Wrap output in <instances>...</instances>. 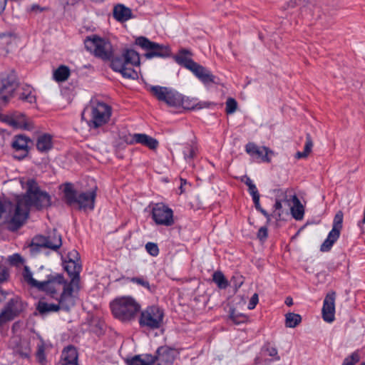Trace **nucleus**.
Masks as SVG:
<instances>
[{"mask_svg": "<svg viewBox=\"0 0 365 365\" xmlns=\"http://www.w3.org/2000/svg\"><path fill=\"white\" fill-rule=\"evenodd\" d=\"M135 44L145 51L144 57L146 59L153 58H165L170 57L172 53L169 46L151 41L149 38L143 36L135 38Z\"/></svg>", "mask_w": 365, "mask_h": 365, "instance_id": "9b49d317", "label": "nucleus"}, {"mask_svg": "<svg viewBox=\"0 0 365 365\" xmlns=\"http://www.w3.org/2000/svg\"><path fill=\"white\" fill-rule=\"evenodd\" d=\"M231 281L233 282L236 288H240L244 283L243 277L240 274L234 275L232 277Z\"/></svg>", "mask_w": 365, "mask_h": 365, "instance_id": "8fccbe9b", "label": "nucleus"}, {"mask_svg": "<svg viewBox=\"0 0 365 365\" xmlns=\"http://www.w3.org/2000/svg\"><path fill=\"white\" fill-rule=\"evenodd\" d=\"M54 299L58 301V304L39 301L36 309L41 314L57 312L59 310L68 312L76 304V297L68 289H65L63 292H61L58 297Z\"/></svg>", "mask_w": 365, "mask_h": 365, "instance_id": "1a4fd4ad", "label": "nucleus"}, {"mask_svg": "<svg viewBox=\"0 0 365 365\" xmlns=\"http://www.w3.org/2000/svg\"><path fill=\"white\" fill-rule=\"evenodd\" d=\"M148 91L157 100L164 102L171 107L182 106L185 109L194 110L209 107L210 104L207 102H197V99H190L187 97L185 98L174 89L169 87L150 86L148 88Z\"/></svg>", "mask_w": 365, "mask_h": 365, "instance_id": "f03ea898", "label": "nucleus"}, {"mask_svg": "<svg viewBox=\"0 0 365 365\" xmlns=\"http://www.w3.org/2000/svg\"><path fill=\"white\" fill-rule=\"evenodd\" d=\"M285 304L288 306V307H290L293 304V299L292 297H287L285 299Z\"/></svg>", "mask_w": 365, "mask_h": 365, "instance_id": "680f3d73", "label": "nucleus"}, {"mask_svg": "<svg viewBox=\"0 0 365 365\" xmlns=\"http://www.w3.org/2000/svg\"><path fill=\"white\" fill-rule=\"evenodd\" d=\"M8 261L11 266L19 267L24 264V259L18 253L9 257Z\"/></svg>", "mask_w": 365, "mask_h": 365, "instance_id": "37998d69", "label": "nucleus"}, {"mask_svg": "<svg viewBox=\"0 0 365 365\" xmlns=\"http://www.w3.org/2000/svg\"><path fill=\"white\" fill-rule=\"evenodd\" d=\"M212 281L217 284L218 288L222 289H225L229 286L228 280L221 271H215L212 274Z\"/></svg>", "mask_w": 365, "mask_h": 365, "instance_id": "c9c22d12", "label": "nucleus"}, {"mask_svg": "<svg viewBox=\"0 0 365 365\" xmlns=\"http://www.w3.org/2000/svg\"><path fill=\"white\" fill-rule=\"evenodd\" d=\"M360 361V356L357 351L353 352L350 356L346 357L342 365H355Z\"/></svg>", "mask_w": 365, "mask_h": 365, "instance_id": "79ce46f5", "label": "nucleus"}, {"mask_svg": "<svg viewBox=\"0 0 365 365\" xmlns=\"http://www.w3.org/2000/svg\"><path fill=\"white\" fill-rule=\"evenodd\" d=\"M258 211L260 212L267 218V221L270 220L271 215H269L265 210L261 208Z\"/></svg>", "mask_w": 365, "mask_h": 365, "instance_id": "13d9d810", "label": "nucleus"}, {"mask_svg": "<svg viewBox=\"0 0 365 365\" xmlns=\"http://www.w3.org/2000/svg\"><path fill=\"white\" fill-rule=\"evenodd\" d=\"M11 127L18 128H26V115L21 112L19 111H13L11 113Z\"/></svg>", "mask_w": 365, "mask_h": 365, "instance_id": "2f4dec72", "label": "nucleus"}, {"mask_svg": "<svg viewBox=\"0 0 365 365\" xmlns=\"http://www.w3.org/2000/svg\"><path fill=\"white\" fill-rule=\"evenodd\" d=\"M11 113L8 114L0 113V120L1 122L6 123L10 126H11Z\"/></svg>", "mask_w": 365, "mask_h": 365, "instance_id": "603ef678", "label": "nucleus"}, {"mask_svg": "<svg viewBox=\"0 0 365 365\" xmlns=\"http://www.w3.org/2000/svg\"><path fill=\"white\" fill-rule=\"evenodd\" d=\"M9 277V272L8 268L6 267L0 266V282L6 281Z\"/></svg>", "mask_w": 365, "mask_h": 365, "instance_id": "09e8293b", "label": "nucleus"}, {"mask_svg": "<svg viewBox=\"0 0 365 365\" xmlns=\"http://www.w3.org/2000/svg\"><path fill=\"white\" fill-rule=\"evenodd\" d=\"M257 236L261 242H264L268 237V230L267 227H261L257 232Z\"/></svg>", "mask_w": 365, "mask_h": 365, "instance_id": "de8ad7c7", "label": "nucleus"}, {"mask_svg": "<svg viewBox=\"0 0 365 365\" xmlns=\"http://www.w3.org/2000/svg\"><path fill=\"white\" fill-rule=\"evenodd\" d=\"M293 206L290 207L292 217L297 220H301L304 217V208L296 195L290 196Z\"/></svg>", "mask_w": 365, "mask_h": 365, "instance_id": "bb28decb", "label": "nucleus"}, {"mask_svg": "<svg viewBox=\"0 0 365 365\" xmlns=\"http://www.w3.org/2000/svg\"><path fill=\"white\" fill-rule=\"evenodd\" d=\"M164 311L157 305L146 307L140 312L138 323L141 328L149 330L160 329L163 324Z\"/></svg>", "mask_w": 365, "mask_h": 365, "instance_id": "9d476101", "label": "nucleus"}, {"mask_svg": "<svg viewBox=\"0 0 365 365\" xmlns=\"http://www.w3.org/2000/svg\"><path fill=\"white\" fill-rule=\"evenodd\" d=\"M229 318L235 324H240L247 322L248 317L242 313L237 312L235 309H231L229 313Z\"/></svg>", "mask_w": 365, "mask_h": 365, "instance_id": "58836bf2", "label": "nucleus"}, {"mask_svg": "<svg viewBox=\"0 0 365 365\" xmlns=\"http://www.w3.org/2000/svg\"><path fill=\"white\" fill-rule=\"evenodd\" d=\"M7 294L8 293L4 291L0 287V302H3L4 300L6 299Z\"/></svg>", "mask_w": 365, "mask_h": 365, "instance_id": "bf43d9fd", "label": "nucleus"}, {"mask_svg": "<svg viewBox=\"0 0 365 365\" xmlns=\"http://www.w3.org/2000/svg\"><path fill=\"white\" fill-rule=\"evenodd\" d=\"M313 147V141L309 133L306 135V142L302 152L298 151L295 154L296 159L306 158L311 153Z\"/></svg>", "mask_w": 365, "mask_h": 365, "instance_id": "f704fd0d", "label": "nucleus"}, {"mask_svg": "<svg viewBox=\"0 0 365 365\" xmlns=\"http://www.w3.org/2000/svg\"><path fill=\"white\" fill-rule=\"evenodd\" d=\"M131 9L125 6L124 5L118 4L113 9V16L117 21L120 22H125L128 21L131 18Z\"/></svg>", "mask_w": 365, "mask_h": 365, "instance_id": "cd10ccee", "label": "nucleus"}, {"mask_svg": "<svg viewBox=\"0 0 365 365\" xmlns=\"http://www.w3.org/2000/svg\"><path fill=\"white\" fill-rule=\"evenodd\" d=\"M140 63V54L131 48H124L120 56H116L110 65L115 72L121 73L124 78L135 79L137 72L133 68Z\"/></svg>", "mask_w": 365, "mask_h": 365, "instance_id": "20e7f679", "label": "nucleus"}, {"mask_svg": "<svg viewBox=\"0 0 365 365\" xmlns=\"http://www.w3.org/2000/svg\"><path fill=\"white\" fill-rule=\"evenodd\" d=\"M252 200H253L254 204H257L258 202H259V197H260L259 194L252 195Z\"/></svg>", "mask_w": 365, "mask_h": 365, "instance_id": "0e129e2a", "label": "nucleus"}, {"mask_svg": "<svg viewBox=\"0 0 365 365\" xmlns=\"http://www.w3.org/2000/svg\"><path fill=\"white\" fill-rule=\"evenodd\" d=\"M245 151L251 158L259 163L271 162V156L274 155L273 150L266 146H258L255 143L250 142L245 145Z\"/></svg>", "mask_w": 365, "mask_h": 365, "instance_id": "6ab92c4d", "label": "nucleus"}, {"mask_svg": "<svg viewBox=\"0 0 365 365\" xmlns=\"http://www.w3.org/2000/svg\"><path fill=\"white\" fill-rule=\"evenodd\" d=\"M187 54L191 55V53L187 49H181L175 56L176 63L192 71L203 84H218V78L210 71L187 57Z\"/></svg>", "mask_w": 365, "mask_h": 365, "instance_id": "39448f33", "label": "nucleus"}, {"mask_svg": "<svg viewBox=\"0 0 365 365\" xmlns=\"http://www.w3.org/2000/svg\"><path fill=\"white\" fill-rule=\"evenodd\" d=\"M71 71L67 66L61 65L53 72V78L57 82H64L69 78Z\"/></svg>", "mask_w": 365, "mask_h": 365, "instance_id": "473e14b6", "label": "nucleus"}, {"mask_svg": "<svg viewBox=\"0 0 365 365\" xmlns=\"http://www.w3.org/2000/svg\"><path fill=\"white\" fill-rule=\"evenodd\" d=\"M248 190L252 196L259 194L255 185L250 186Z\"/></svg>", "mask_w": 365, "mask_h": 365, "instance_id": "4d7b16f0", "label": "nucleus"}, {"mask_svg": "<svg viewBox=\"0 0 365 365\" xmlns=\"http://www.w3.org/2000/svg\"><path fill=\"white\" fill-rule=\"evenodd\" d=\"M283 197L282 199L277 198L274 205V211L272 215L277 220H280L281 216L283 214L282 207L283 204L287 205L288 207L290 206V200L287 199L286 192H283Z\"/></svg>", "mask_w": 365, "mask_h": 365, "instance_id": "7c9ffc66", "label": "nucleus"}, {"mask_svg": "<svg viewBox=\"0 0 365 365\" xmlns=\"http://www.w3.org/2000/svg\"><path fill=\"white\" fill-rule=\"evenodd\" d=\"M280 360L277 348L270 342L267 341L262 346L259 355L254 361L255 365H269L273 361Z\"/></svg>", "mask_w": 365, "mask_h": 365, "instance_id": "aec40b11", "label": "nucleus"}, {"mask_svg": "<svg viewBox=\"0 0 365 365\" xmlns=\"http://www.w3.org/2000/svg\"><path fill=\"white\" fill-rule=\"evenodd\" d=\"M237 108V103L233 98H228L226 101L225 112L227 114H232L235 112Z\"/></svg>", "mask_w": 365, "mask_h": 365, "instance_id": "c03bdc74", "label": "nucleus"}, {"mask_svg": "<svg viewBox=\"0 0 365 365\" xmlns=\"http://www.w3.org/2000/svg\"><path fill=\"white\" fill-rule=\"evenodd\" d=\"M183 155L186 160H191L196 155V148L193 145L187 144L184 148Z\"/></svg>", "mask_w": 365, "mask_h": 365, "instance_id": "a19ab883", "label": "nucleus"}, {"mask_svg": "<svg viewBox=\"0 0 365 365\" xmlns=\"http://www.w3.org/2000/svg\"><path fill=\"white\" fill-rule=\"evenodd\" d=\"M18 86V78L14 71L2 74L0 78V103H7L14 96Z\"/></svg>", "mask_w": 365, "mask_h": 365, "instance_id": "dca6fc26", "label": "nucleus"}, {"mask_svg": "<svg viewBox=\"0 0 365 365\" xmlns=\"http://www.w3.org/2000/svg\"><path fill=\"white\" fill-rule=\"evenodd\" d=\"M25 303L19 296L11 298L0 313V327L18 317L26 308Z\"/></svg>", "mask_w": 365, "mask_h": 365, "instance_id": "4468645a", "label": "nucleus"}, {"mask_svg": "<svg viewBox=\"0 0 365 365\" xmlns=\"http://www.w3.org/2000/svg\"><path fill=\"white\" fill-rule=\"evenodd\" d=\"M302 322V317L295 313L289 312L285 315V326L289 328H294Z\"/></svg>", "mask_w": 365, "mask_h": 365, "instance_id": "e433bc0d", "label": "nucleus"}, {"mask_svg": "<svg viewBox=\"0 0 365 365\" xmlns=\"http://www.w3.org/2000/svg\"><path fill=\"white\" fill-rule=\"evenodd\" d=\"M61 364V365L78 364V354L73 346H68L63 349Z\"/></svg>", "mask_w": 365, "mask_h": 365, "instance_id": "a878e982", "label": "nucleus"}, {"mask_svg": "<svg viewBox=\"0 0 365 365\" xmlns=\"http://www.w3.org/2000/svg\"><path fill=\"white\" fill-rule=\"evenodd\" d=\"M91 327L93 333L98 336H101L105 334L106 326L103 321L98 319L93 322Z\"/></svg>", "mask_w": 365, "mask_h": 365, "instance_id": "ea45409f", "label": "nucleus"}, {"mask_svg": "<svg viewBox=\"0 0 365 365\" xmlns=\"http://www.w3.org/2000/svg\"><path fill=\"white\" fill-rule=\"evenodd\" d=\"M97 185L86 191L78 192L71 182L63 185V200L68 206L76 205L78 210L93 211L95 208L97 197Z\"/></svg>", "mask_w": 365, "mask_h": 365, "instance_id": "7ed1b4c3", "label": "nucleus"}, {"mask_svg": "<svg viewBox=\"0 0 365 365\" xmlns=\"http://www.w3.org/2000/svg\"><path fill=\"white\" fill-rule=\"evenodd\" d=\"M259 302V297L257 294H254L252 297L250 298L249 303H248V309L252 310L255 308L256 305Z\"/></svg>", "mask_w": 365, "mask_h": 365, "instance_id": "3c124183", "label": "nucleus"}, {"mask_svg": "<svg viewBox=\"0 0 365 365\" xmlns=\"http://www.w3.org/2000/svg\"><path fill=\"white\" fill-rule=\"evenodd\" d=\"M51 205L50 195L41 190L34 179L28 180L26 192L16 197L14 212L8 220L9 230L11 232L18 230L29 217L31 207L41 210L50 207Z\"/></svg>", "mask_w": 365, "mask_h": 365, "instance_id": "f257e3e1", "label": "nucleus"}, {"mask_svg": "<svg viewBox=\"0 0 365 365\" xmlns=\"http://www.w3.org/2000/svg\"><path fill=\"white\" fill-rule=\"evenodd\" d=\"M110 308L115 318L130 322L135 319L141 307L133 297L125 296L114 299L110 303Z\"/></svg>", "mask_w": 365, "mask_h": 365, "instance_id": "423d86ee", "label": "nucleus"}, {"mask_svg": "<svg viewBox=\"0 0 365 365\" xmlns=\"http://www.w3.org/2000/svg\"><path fill=\"white\" fill-rule=\"evenodd\" d=\"M19 355H21L23 358H29L30 355V349L29 348H25L24 350H18L17 351Z\"/></svg>", "mask_w": 365, "mask_h": 365, "instance_id": "5fc2aeb1", "label": "nucleus"}, {"mask_svg": "<svg viewBox=\"0 0 365 365\" xmlns=\"http://www.w3.org/2000/svg\"><path fill=\"white\" fill-rule=\"evenodd\" d=\"M69 282L62 274L54 273L47 275V279L41 282L38 291L46 292L51 298L58 297V292L66 289Z\"/></svg>", "mask_w": 365, "mask_h": 365, "instance_id": "ddd939ff", "label": "nucleus"}, {"mask_svg": "<svg viewBox=\"0 0 365 365\" xmlns=\"http://www.w3.org/2000/svg\"><path fill=\"white\" fill-rule=\"evenodd\" d=\"M85 48L96 58L104 61H111L116 56L110 41L97 35L87 36L84 41Z\"/></svg>", "mask_w": 365, "mask_h": 365, "instance_id": "0eeeda50", "label": "nucleus"}, {"mask_svg": "<svg viewBox=\"0 0 365 365\" xmlns=\"http://www.w3.org/2000/svg\"><path fill=\"white\" fill-rule=\"evenodd\" d=\"M22 277L24 279V281L29 285L31 287H34L39 289L40 284L41 282H39L34 278H33L32 272H31L29 267L28 266H24L23 272H22Z\"/></svg>", "mask_w": 365, "mask_h": 365, "instance_id": "72a5a7b5", "label": "nucleus"}, {"mask_svg": "<svg viewBox=\"0 0 365 365\" xmlns=\"http://www.w3.org/2000/svg\"><path fill=\"white\" fill-rule=\"evenodd\" d=\"M68 258V260L65 261L63 263V267L71 279L66 290L68 289L70 292L74 294L75 292H78L80 289V272L82 267L78 262L79 257L76 251L74 250L69 252Z\"/></svg>", "mask_w": 365, "mask_h": 365, "instance_id": "f8f14e48", "label": "nucleus"}, {"mask_svg": "<svg viewBox=\"0 0 365 365\" xmlns=\"http://www.w3.org/2000/svg\"><path fill=\"white\" fill-rule=\"evenodd\" d=\"M252 200H253L254 204H257L258 202H259V197H260L259 194L252 195Z\"/></svg>", "mask_w": 365, "mask_h": 365, "instance_id": "e2e57ef3", "label": "nucleus"}, {"mask_svg": "<svg viewBox=\"0 0 365 365\" xmlns=\"http://www.w3.org/2000/svg\"><path fill=\"white\" fill-rule=\"evenodd\" d=\"M52 136L50 134L44 133L38 137L36 140V148L39 152H48L52 148Z\"/></svg>", "mask_w": 365, "mask_h": 365, "instance_id": "c85d7f7f", "label": "nucleus"}, {"mask_svg": "<svg viewBox=\"0 0 365 365\" xmlns=\"http://www.w3.org/2000/svg\"><path fill=\"white\" fill-rule=\"evenodd\" d=\"M131 138L130 144L139 143L153 150H156L159 145L155 138L145 133H135Z\"/></svg>", "mask_w": 365, "mask_h": 365, "instance_id": "393cba45", "label": "nucleus"}, {"mask_svg": "<svg viewBox=\"0 0 365 365\" xmlns=\"http://www.w3.org/2000/svg\"><path fill=\"white\" fill-rule=\"evenodd\" d=\"M255 207L256 208V210L258 211L259 210H260L261 208H262L260 205V203L258 202L257 204H255Z\"/></svg>", "mask_w": 365, "mask_h": 365, "instance_id": "338daca9", "label": "nucleus"}, {"mask_svg": "<svg viewBox=\"0 0 365 365\" xmlns=\"http://www.w3.org/2000/svg\"><path fill=\"white\" fill-rule=\"evenodd\" d=\"M31 140L24 135H15L12 142L13 157L19 160H23L29 154V143Z\"/></svg>", "mask_w": 365, "mask_h": 365, "instance_id": "412c9836", "label": "nucleus"}, {"mask_svg": "<svg viewBox=\"0 0 365 365\" xmlns=\"http://www.w3.org/2000/svg\"><path fill=\"white\" fill-rule=\"evenodd\" d=\"M175 350L168 346H160L156 350L155 354L153 356V364L156 361L157 365H173L175 360Z\"/></svg>", "mask_w": 365, "mask_h": 365, "instance_id": "5701e85b", "label": "nucleus"}, {"mask_svg": "<svg viewBox=\"0 0 365 365\" xmlns=\"http://www.w3.org/2000/svg\"><path fill=\"white\" fill-rule=\"evenodd\" d=\"M127 280L134 284H137L150 292H153L155 288V286H150L149 282L144 277H128Z\"/></svg>", "mask_w": 365, "mask_h": 365, "instance_id": "4c0bfd02", "label": "nucleus"}, {"mask_svg": "<svg viewBox=\"0 0 365 365\" xmlns=\"http://www.w3.org/2000/svg\"><path fill=\"white\" fill-rule=\"evenodd\" d=\"M151 215L152 219L158 225L170 227L175 223L173 210L163 202L154 204Z\"/></svg>", "mask_w": 365, "mask_h": 365, "instance_id": "f3484780", "label": "nucleus"}, {"mask_svg": "<svg viewBox=\"0 0 365 365\" xmlns=\"http://www.w3.org/2000/svg\"><path fill=\"white\" fill-rule=\"evenodd\" d=\"M110 115V106L105 103L98 102L96 105L85 109L81 118L86 120L90 128H98L108 123Z\"/></svg>", "mask_w": 365, "mask_h": 365, "instance_id": "6e6552de", "label": "nucleus"}, {"mask_svg": "<svg viewBox=\"0 0 365 365\" xmlns=\"http://www.w3.org/2000/svg\"><path fill=\"white\" fill-rule=\"evenodd\" d=\"M127 365H153V358L151 354L136 355L126 361Z\"/></svg>", "mask_w": 365, "mask_h": 365, "instance_id": "c756f323", "label": "nucleus"}, {"mask_svg": "<svg viewBox=\"0 0 365 365\" xmlns=\"http://www.w3.org/2000/svg\"><path fill=\"white\" fill-rule=\"evenodd\" d=\"M6 1L7 0H0V14L4 11L6 5Z\"/></svg>", "mask_w": 365, "mask_h": 365, "instance_id": "052dcab7", "label": "nucleus"}, {"mask_svg": "<svg viewBox=\"0 0 365 365\" xmlns=\"http://www.w3.org/2000/svg\"><path fill=\"white\" fill-rule=\"evenodd\" d=\"M343 212L341 210H339L334 217L332 229L329 232L327 239L322 244L320 251L325 252L331 250L334 244L337 241L340 236L341 230L343 227Z\"/></svg>", "mask_w": 365, "mask_h": 365, "instance_id": "a211bd4d", "label": "nucleus"}, {"mask_svg": "<svg viewBox=\"0 0 365 365\" xmlns=\"http://www.w3.org/2000/svg\"><path fill=\"white\" fill-rule=\"evenodd\" d=\"M62 245L61 235L58 234L56 230L50 233L48 236L36 235L31 241L30 248L33 252H38L41 248H48L56 251Z\"/></svg>", "mask_w": 365, "mask_h": 365, "instance_id": "2eb2a0df", "label": "nucleus"}, {"mask_svg": "<svg viewBox=\"0 0 365 365\" xmlns=\"http://www.w3.org/2000/svg\"><path fill=\"white\" fill-rule=\"evenodd\" d=\"M245 183L246 185H247L248 188L250 187V186L255 185L252 182V180L249 177H247V179L245 181Z\"/></svg>", "mask_w": 365, "mask_h": 365, "instance_id": "69168bd1", "label": "nucleus"}, {"mask_svg": "<svg viewBox=\"0 0 365 365\" xmlns=\"http://www.w3.org/2000/svg\"><path fill=\"white\" fill-rule=\"evenodd\" d=\"M16 91L19 100L31 105L36 103V91L29 84H19Z\"/></svg>", "mask_w": 365, "mask_h": 365, "instance_id": "b1692460", "label": "nucleus"}, {"mask_svg": "<svg viewBox=\"0 0 365 365\" xmlns=\"http://www.w3.org/2000/svg\"><path fill=\"white\" fill-rule=\"evenodd\" d=\"M360 365H365V362H362Z\"/></svg>", "mask_w": 365, "mask_h": 365, "instance_id": "774afa93", "label": "nucleus"}, {"mask_svg": "<svg viewBox=\"0 0 365 365\" xmlns=\"http://www.w3.org/2000/svg\"><path fill=\"white\" fill-rule=\"evenodd\" d=\"M6 204L11 205L10 202H6L3 201L0 199V218L1 217L2 215L6 212Z\"/></svg>", "mask_w": 365, "mask_h": 365, "instance_id": "864d4df0", "label": "nucleus"}, {"mask_svg": "<svg viewBox=\"0 0 365 365\" xmlns=\"http://www.w3.org/2000/svg\"><path fill=\"white\" fill-rule=\"evenodd\" d=\"M302 0H290L287 3V6L289 8H294L295 6L299 5L302 3Z\"/></svg>", "mask_w": 365, "mask_h": 365, "instance_id": "6e6d98bb", "label": "nucleus"}, {"mask_svg": "<svg viewBox=\"0 0 365 365\" xmlns=\"http://www.w3.org/2000/svg\"><path fill=\"white\" fill-rule=\"evenodd\" d=\"M336 292H329L325 296L322 309V318L324 322L331 323L335 319Z\"/></svg>", "mask_w": 365, "mask_h": 365, "instance_id": "4be33fe9", "label": "nucleus"}, {"mask_svg": "<svg viewBox=\"0 0 365 365\" xmlns=\"http://www.w3.org/2000/svg\"><path fill=\"white\" fill-rule=\"evenodd\" d=\"M36 355V359L41 364H43L46 361L45 349L43 345L38 346Z\"/></svg>", "mask_w": 365, "mask_h": 365, "instance_id": "49530a36", "label": "nucleus"}, {"mask_svg": "<svg viewBox=\"0 0 365 365\" xmlns=\"http://www.w3.org/2000/svg\"><path fill=\"white\" fill-rule=\"evenodd\" d=\"M145 250L147 252L153 257H156L159 254V248L156 243L148 242L145 245Z\"/></svg>", "mask_w": 365, "mask_h": 365, "instance_id": "a18cd8bd", "label": "nucleus"}]
</instances>
